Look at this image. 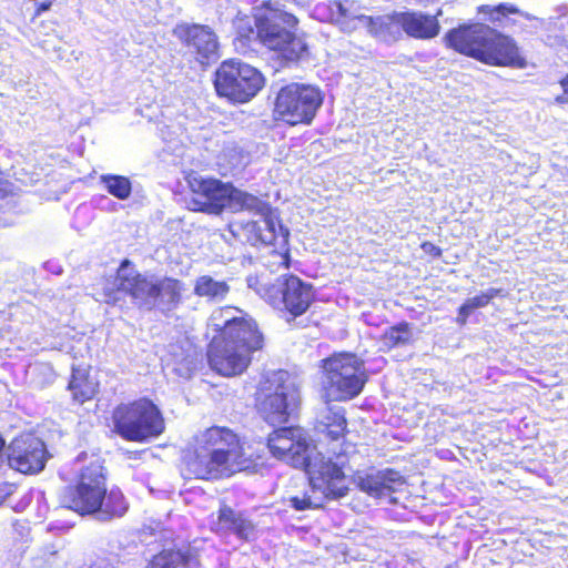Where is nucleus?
Listing matches in <instances>:
<instances>
[{
    "instance_id": "33",
    "label": "nucleus",
    "mask_w": 568,
    "mask_h": 568,
    "mask_svg": "<svg viewBox=\"0 0 568 568\" xmlns=\"http://www.w3.org/2000/svg\"><path fill=\"white\" fill-rule=\"evenodd\" d=\"M500 294V290L490 287L487 291L483 292L479 295H476L471 298H467V302L470 304L473 310L485 307L489 304V302L497 297Z\"/></svg>"
},
{
    "instance_id": "30",
    "label": "nucleus",
    "mask_w": 568,
    "mask_h": 568,
    "mask_svg": "<svg viewBox=\"0 0 568 568\" xmlns=\"http://www.w3.org/2000/svg\"><path fill=\"white\" fill-rule=\"evenodd\" d=\"M100 183L118 200L124 201L131 196L132 183L129 178L118 174H102Z\"/></svg>"
},
{
    "instance_id": "16",
    "label": "nucleus",
    "mask_w": 568,
    "mask_h": 568,
    "mask_svg": "<svg viewBox=\"0 0 568 568\" xmlns=\"http://www.w3.org/2000/svg\"><path fill=\"white\" fill-rule=\"evenodd\" d=\"M173 36L201 64H209L220 57L219 38L210 26L182 22L174 27Z\"/></svg>"
},
{
    "instance_id": "15",
    "label": "nucleus",
    "mask_w": 568,
    "mask_h": 568,
    "mask_svg": "<svg viewBox=\"0 0 568 568\" xmlns=\"http://www.w3.org/2000/svg\"><path fill=\"white\" fill-rule=\"evenodd\" d=\"M191 196L186 205L191 211L220 215L226 207L232 183L217 179L193 176L189 180Z\"/></svg>"
},
{
    "instance_id": "42",
    "label": "nucleus",
    "mask_w": 568,
    "mask_h": 568,
    "mask_svg": "<svg viewBox=\"0 0 568 568\" xmlns=\"http://www.w3.org/2000/svg\"><path fill=\"white\" fill-rule=\"evenodd\" d=\"M467 320H468V316H466L465 314H462L458 311V315L456 317V323L459 324L460 326H464L467 323Z\"/></svg>"
},
{
    "instance_id": "13",
    "label": "nucleus",
    "mask_w": 568,
    "mask_h": 568,
    "mask_svg": "<svg viewBox=\"0 0 568 568\" xmlns=\"http://www.w3.org/2000/svg\"><path fill=\"white\" fill-rule=\"evenodd\" d=\"M209 325L226 341L239 344V347L248 348L250 354L262 349L264 345V336L256 322L239 308L225 307L214 311Z\"/></svg>"
},
{
    "instance_id": "14",
    "label": "nucleus",
    "mask_w": 568,
    "mask_h": 568,
    "mask_svg": "<svg viewBox=\"0 0 568 568\" xmlns=\"http://www.w3.org/2000/svg\"><path fill=\"white\" fill-rule=\"evenodd\" d=\"M230 229L242 242L253 246L273 245L288 255L290 230L276 216L262 217L261 221H236L231 223Z\"/></svg>"
},
{
    "instance_id": "37",
    "label": "nucleus",
    "mask_w": 568,
    "mask_h": 568,
    "mask_svg": "<svg viewBox=\"0 0 568 568\" xmlns=\"http://www.w3.org/2000/svg\"><path fill=\"white\" fill-rule=\"evenodd\" d=\"M329 8L332 17L336 20V22L343 23L346 19L349 18L348 10L344 7L342 1H333Z\"/></svg>"
},
{
    "instance_id": "2",
    "label": "nucleus",
    "mask_w": 568,
    "mask_h": 568,
    "mask_svg": "<svg viewBox=\"0 0 568 568\" xmlns=\"http://www.w3.org/2000/svg\"><path fill=\"white\" fill-rule=\"evenodd\" d=\"M242 457L237 435L226 427L214 426L195 437L193 453L186 457V469L200 479L231 477L245 467Z\"/></svg>"
},
{
    "instance_id": "20",
    "label": "nucleus",
    "mask_w": 568,
    "mask_h": 568,
    "mask_svg": "<svg viewBox=\"0 0 568 568\" xmlns=\"http://www.w3.org/2000/svg\"><path fill=\"white\" fill-rule=\"evenodd\" d=\"M338 474L328 473L324 476L325 486L327 488L314 486L312 474L308 475L311 493L305 491L302 496H293L290 498V505L295 510L302 511L306 509H317L323 507L327 499H338L348 493L346 477L341 465L337 464Z\"/></svg>"
},
{
    "instance_id": "40",
    "label": "nucleus",
    "mask_w": 568,
    "mask_h": 568,
    "mask_svg": "<svg viewBox=\"0 0 568 568\" xmlns=\"http://www.w3.org/2000/svg\"><path fill=\"white\" fill-rule=\"evenodd\" d=\"M458 311L462 313V314H465L466 316L469 317V315L475 311L473 310V307L470 306V304L467 302V300L460 305V307L458 308Z\"/></svg>"
},
{
    "instance_id": "7",
    "label": "nucleus",
    "mask_w": 568,
    "mask_h": 568,
    "mask_svg": "<svg viewBox=\"0 0 568 568\" xmlns=\"http://www.w3.org/2000/svg\"><path fill=\"white\" fill-rule=\"evenodd\" d=\"M260 44L280 52L287 62H296L307 54V44L295 34L298 20L286 11L267 9L258 13Z\"/></svg>"
},
{
    "instance_id": "36",
    "label": "nucleus",
    "mask_w": 568,
    "mask_h": 568,
    "mask_svg": "<svg viewBox=\"0 0 568 568\" xmlns=\"http://www.w3.org/2000/svg\"><path fill=\"white\" fill-rule=\"evenodd\" d=\"M240 516V514L235 513L231 507L227 506L222 507L219 511L220 523L229 530L232 528V526H234L235 520H237Z\"/></svg>"
},
{
    "instance_id": "23",
    "label": "nucleus",
    "mask_w": 568,
    "mask_h": 568,
    "mask_svg": "<svg viewBox=\"0 0 568 568\" xmlns=\"http://www.w3.org/2000/svg\"><path fill=\"white\" fill-rule=\"evenodd\" d=\"M400 12L394 11L389 14L377 17L359 16L358 20L367 28V31L377 40L385 43H394L402 39V22H399Z\"/></svg>"
},
{
    "instance_id": "4",
    "label": "nucleus",
    "mask_w": 568,
    "mask_h": 568,
    "mask_svg": "<svg viewBox=\"0 0 568 568\" xmlns=\"http://www.w3.org/2000/svg\"><path fill=\"white\" fill-rule=\"evenodd\" d=\"M267 447L277 459L285 460L295 468L312 474L314 486L325 488L324 476L338 474L337 463L325 458L312 446L308 434L301 427H280L267 438Z\"/></svg>"
},
{
    "instance_id": "28",
    "label": "nucleus",
    "mask_w": 568,
    "mask_h": 568,
    "mask_svg": "<svg viewBox=\"0 0 568 568\" xmlns=\"http://www.w3.org/2000/svg\"><path fill=\"white\" fill-rule=\"evenodd\" d=\"M68 389L72 393L74 400L83 404L94 397L98 392V384L84 371L73 367Z\"/></svg>"
},
{
    "instance_id": "27",
    "label": "nucleus",
    "mask_w": 568,
    "mask_h": 568,
    "mask_svg": "<svg viewBox=\"0 0 568 568\" xmlns=\"http://www.w3.org/2000/svg\"><path fill=\"white\" fill-rule=\"evenodd\" d=\"M193 292L209 302H222L230 293L226 281H219L211 275H201L195 280Z\"/></svg>"
},
{
    "instance_id": "26",
    "label": "nucleus",
    "mask_w": 568,
    "mask_h": 568,
    "mask_svg": "<svg viewBox=\"0 0 568 568\" xmlns=\"http://www.w3.org/2000/svg\"><path fill=\"white\" fill-rule=\"evenodd\" d=\"M232 212L247 211L262 217H274V211L268 202L261 200L254 194L236 189L231 185L227 207Z\"/></svg>"
},
{
    "instance_id": "32",
    "label": "nucleus",
    "mask_w": 568,
    "mask_h": 568,
    "mask_svg": "<svg viewBox=\"0 0 568 568\" xmlns=\"http://www.w3.org/2000/svg\"><path fill=\"white\" fill-rule=\"evenodd\" d=\"M412 338V332L407 322H402L385 331L383 334V343L387 347H396L406 345Z\"/></svg>"
},
{
    "instance_id": "25",
    "label": "nucleus",
    "mask_w": 568,
    "mask_h": 568,
    "mask_svg": "<svg viewBox=\"0 0 568 568\" xmlns=\"http://www.w3.org/2000/svg\"><path fill=\"white\" fill-rule=\"evenodd\" d=\"M200 559L190 547L184 549H163L149 561L148 568H199Z\"/></svg>"
},
{
    "instance_id": "31",
    "label": "nucleus",
    "mask_w": 568,
    "mask_h": 568,
    "mask_svg": "<svg viewBox=\"0 0 568 568\" xmlns=\"http://www.w3.org/2000/svg\"><path fill=\"white\" fill-rule=\"evenodd\" d=\"M481 10L489 14V20L491 22H501L503 19L507 18L508 14H519L524 17L527 20L536 21L537 24L541 26L544 24V20L528 13L521 11L519 8H517L515 4L511 3H499L497 6L490 7V6H484Z\"/></svg>"
},
{
    "instance_id": "6",
    "label": "nucleus",
    "mask_w": 568,
    "mask_h": 568,
    "mask_svg": "<svg viewBox=\"0 0 568 568\" xmlns=\"http://www.w3.org/2000/svg\"><path fill=\"white\" fill-rule=\"evenodd\" d=\"M114 432L123 439L148 443L165 430L160 408L148 398L120 404L112 413Z\"/></svg>"
},
{
    "instance_id": "43",
    "label": "nucleus",
    "mask_w": 568,
    "mask_h": 568,
    "mask_svg": "<svg viewBox=\"0 0 568 568\" xmlns=\"http://www.w3.org/2000/svg\"><path fill=\"white\" fill-rule=\"evenodd\" d=\"M50 7H51V2H42V3H40V4H39V7H38V12H39V13H40V12H44V11L49 10V9H50Z\"/></svg>"
},
{
    "instance_id": "10",
    "label": "nucleus",
    "mask_w": 568,
    "mask_h": 568,
    "mask_svg": "<svg viewBox=\"0 0 568 568\" xmlns=\"http://www.w3.org/2000/svg\"><path fill=\"white\" fill-rule=\"evenodd\" d=\"M213 83L219 97L232 103H246L264 88L265 78L255 67L229 59L216 69Z\"/></svg>"
},
{
    "instance_id": "18",
    "label": "nucleus",
    "mask_w": 568,
    "mask_h": 568,
    "mask_svg": "<svg viewBox=\"0 0 568 568\" xmlns=\"http://www.w3.org/2000/svg\"><path fill=\"white\" fill-rule=\"evenodd\" d=\"M142 273L129 260L121 261L113 278H105L102 283V292L97 301L110 305H116L123 301V296H130L132 303L138 306V293L141 286Z\"/></svg>"
},
{
    "instance_id": "11",
    "label": "nucleus",
    "mask_w": 568,
    "mask_h": 568,
    "mask_svg": "<svg viewBox=\"0 0 568 568\" xmlns=\"http://www.w3.org/2000/svg\"><path fill=\"white\" fill-rule=\"evenodd\" d=\"M324 94L314 85L292 82L280 89L274 112L290 125L311 124L322 106Z\"/></svg>"
},
{
    "instance_id": "9",
    "label": "nucleus",
    "mask_w": 568,
    "mask_h": 568,
    "mask_svg": "<svg viewBox=\"0 0 568 568\" xmlns=\"http://www.w3.org/2000/svg\"><path fill=\"white\" fill-rule=\"evenodd\" d=\"M257 294L288 323L305 314L315 301L313 285L293 274L262 285Z\"/></svg>"
},
{
    "instance_id": "41",
    "label": "nucleus",
    "mask_w": 568,
    "mask_h": 568,
    "mask_svg": "<svg viewBox=\"0 0 568 568\" xmlns=\"http://www.w3.org/2000/svg\"><path fill=\"white\" fill-rule=\"evenodd\" d=\"M267 283H260L257 278L248 277L247 278V285L251 288H254L257 292V288H260L262 285H266Z\"/></svg>"
},
{
    "instance_id": "17",
    "label": "nucleus",
    "mask_w": 568,
    "mask_h": 568,
    "mask_svg": "<svg viewBox=\"0 0 568 568\" xmlns=\"http://www.w3.org/2000/svg\"><path fill=\"white\" fill-rule=\"evenodd\" d=\"M252 354L248 348L239 347V344L226 341L222 336H214L207 348L210 367L222 376H236L242 374L250 365Z\"/></svg>"
},
{
    "instance_id": "19",
    "label": "nucleus",
    "mask_w": 568,
    "mask_h": 568,
    "mask_svg": "<svg viewBox=\"0 0 568 568\" xmlns=\"http://www.w3.org/2000/svg\"><path fill=\"white\" fill-rule=\"evenodd\" d=\"M8 462L11 468L23 474L41 471L47 462L44 443L33 436L24 435L14 438L8 448Z\"/></svg>"
},
{
    "instance_id": "21",
    "label": "nucleus",
    "mask_w": 568,
    "mask_h": 568,
    "mask_svg": "<svg viewBox=\"0 0 568 568\" xmlns=\"http://www.w3.org/2000/svg\"><path fill=\"white\" fill-rule=\"evenodd\" d=\"M357 487L374 498L389 497V503L395 504L396 499L392 494L397 491L405 484L404 476L392 468L372 469L367 473H358L355 477Z\"/></svg>"
},
{
    "instance_id": "12",
    "label": "nucleus",
    "mask_w": 568,
    "mask_h": 568,
    "mask_svg": "<svg viewBox=\"0 0 568 568\" xmlns=\"http://www.w3.org/2000/svg\"><path fill=\"white\" fill-rule=\"evenodd\" d=\"M185 285L179 278L144 272L136 307L145 312L158 311L165 317H172L182 303Z\"/></svg>"
},
{
    "instance_id": "5",
    "label": "nucleus",
    "mask_w": 568,
    "mask_h": 568,
    "mask_svg": "<svg viewBox=\"0 0 568 568\" xmlns=\"http://www.w3.org/2000/svg\"><path fill=\"white\" fill-rule=\"evenodd\" d=\"M321 363V385L326 402L351 400L362 393L367 375L364 362L355 354H334Z\"/></svg>"
},
{
    "instance_id": "3",
    "label": "nucleus",
    "mask_w": 568,
    "mask_h": 568,
    "mask_svg": "<svg viewBox=\"0 0 568 568\" xmlns=\"http://www.w3.org/2000/svg\"><path fill=\"white\" fill-rule=\"evenodd\" d=\"M455 51L493 65L526 67L516 42L484 23L464 24L445 34Z\"/></svg>"
},
{
    "instance_id": "34",
    "label": "nucleus",
    "mask_w": 568,
    "mask_h": 568,
    "mask_svg": "<svg viewBox=\"0 0 568 568\" xmlns=\"http://www.w3.org/2000/svg\"><path fill=\"white\" fill-rule=\"evenodd\" d=\"M31 374L32 375L37 374L38 376L43 377L42 381H32L40 387L49 385V384L53 383V381H54V372H53L52 367L49 365H37L32 368Z\"/></svg>"
},
{
    "instance_id": "1",
    "label": "nucleus",
    "mask_w": 568,
    "mask_h": 568,
    "mask_svg": "<svg viewBox=\"0 0 568 568\" xmlns=\"http://www.w3.org/2000/svg\"><path fill=\"white\" fill-rule=\"evenodd\" d=\"M59 503L63 508L100 523L121 518L129 510V503L120 488L106 489L104 468L98 460L81 470L75 485L61 489Z\"/></svg>"
},
{
    "instance_id": "8",
    "label": "nucleus",
    "mask_w": 568,
    "mask_h": 568,
    "mask_svg": "<svg viewBox=\"0 0 568 568\" xmlns=\"http://www.w3.org/2000/svg\"><path fill=\"white\" fill-rule=\"evenodd\" d=\"M301 395L287 371L267 374L257 398V412L270 425L285 424L297 413Z\"/></svg>"
},
{
    "instance_id": "38",
    "label": "nucleus",
    "mask_w": 568,
    "mask_h": 568,
    "mask_svg": "<svg viewBox=\"0 0 568 568\" xmlns=\"http://www.w3.org/2000/svg\"><path fill=\"white\" fill-rule=\"evenodd\" d=\"M422 248L425 253L432 255L433 257H440L443 253L440 247L428 241L422 244Z\"/></svg>"
},
{
    "instance_id": "29",
    "label": "nucleus",
    "mask_w": 568,
    "mask_h": 568,
    "mask_svg": "<svg viewBox=\"0 0 568 568\" xmlns=\"http://www.w3.org/2000/svg\"><path fill=\"white\" fill-rule=\"evenodd\" d=\"M233 26L236 32V40L242 45L251 47L252 44H260V22L258 13L253 17L237 14L233 21Z\"/></svg>"
},
{
    "instance_id": "24",
    "label": "nucleus",
    "mask_w": 568,
    "mask_h": 568,
    "mask_svg": "<svg viewBox=\"0 0 568 568\" xmlns=\"http://www.w3.org/2000/svg\"><path fill=\"white\" fill-rule=\"evenodd\" d=\"M347 420L345 409L341 406L326 405L316 417L315 429L332 440H338L345 435Z\"/></svg>"
},
{
    "instance_id": "35",
    "label": "nucleus",
    "mask_w": 568,
    "mask_h": 568,
    "mask_svg": "<svg viewBox=\"0 0 568 568\" xmlns=\"http://www.w3.org/2000/svg\"><path fill=\"white\" fill-rule=\"evenodd\" d=\"M230 530L235 532L240 538L247 539L253 532L254 526L241 515Z\"/></svg>"
},
{
    "instance_id": "22",
    "label": "nucleus",
    "mask_w": 568,
    "mask_h": 568,
    "mask_svg": "<svg viewBox=\"0 0 568 568\" xmlns=\"http://www.w3.org/2000/svg\"><path fill=\"white\" fill-rule=\"evenodd\" d=\"M402 31L415 39H433L439 33V22L436 17L420 11H402L399 16Z\"/></svg>"
},
{
    "instance_id": "39",
    "label": "nucleus",
    "mask_w": 568,
    "mask_h": 568,
    "mask_svg": "<svg viewBox=\"0 0 568 568\" xmlns=\"http://www.w3.org/2000/svg\"><path fill=\"white\" fill-rule=\"evenodd\" d=\"M560 83H561V87L564 90V94L558 95L556 100L559 103H567L568 102V75L565 79H562Z\"/></svg>"
}]
</instances>
